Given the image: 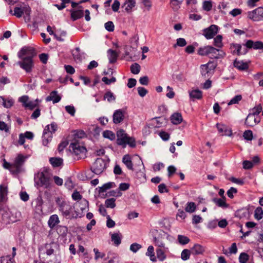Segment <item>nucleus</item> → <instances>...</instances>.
Returning <instances> with one entry per match:
<instances>
[{
	"label": "nucleus",
	"mask_w": 263,
	"mask_h": 263,
	"mask_svg": "<svg viewBox=\"0 0 263 263\" xmlns=\"http://www.w3.org/2000/svg\"><path fill=\"white\" fill-rule=\"evenodd\" d=\"M60 222V220L57 215H51L48 221L49 227L51 229H53L54 227Z\"/></svg>",
	"instance_id": "nucleus-25"
},
{
	"label": "nucleus",
	"mask_w": 263,
	"mask_h": 263,
	"mask_svg": "<svg viewBox=\"0 0 263 263\" xmlns=\"http://www.w3.org/2000/svg\"><path fill=\"white\" fill-rule=\"evenodd\" d=\"M183 1L184 0H170V6L174 11H177L180 9Z\"/></svg>",
	"instance_id": "nucleus-30"
},
{
	"label": "nucleus",
	"mask_w": 263,
	"mask_h": 263,
	"mask_svg": "<svg viewBox=\"0 0 263 263\" xmlns=\"http://www.w3.org/2000/svg\"><path fill=\"white\" fill-rule=\"evenodd\" d=\"M191 254H192L191 250L184 249L181 252V257L183 260H186L190 258Z\"/></svg>",
	"instance_id": "nucleus-40"
},
{
	"label": "nucleus",
	"mask_w": 263,
	"mask_h": 263,
	"mask_svg": "<svg viewBox=\"0 0 263 263\" xmlns=\"http://www.w3.org/2000/svg\"><path fill=\"white\" fill-rule=\"evenodd\" d=\"M14 103L12 99H5L3 97H0V106H4L6 108L11 107Z\"/></svg>",
	"instance_id": "nucleus-26"
},
{
	"label": "nucleus",
	"mask_w": 263,
	"mask_h": 263,
	"mask_svg": "<svg viewBox=\"0 0 263 263\" xmlns=\"http://www.w3.org/2000/svg\"><path fill=\"white\" fill-rule=\"evenodd\" d=\"M213 45L217 48H222L223 46L222 36L221 35H218L214 39Z\"/></svg>",
	"instance_id": "nucleus-36"
},
{
	"label": "nucleus",
	"mask_w": 263,
	"mask_h": 263,
	"mask_svg": "<svg viewBox=\"0 0 263 263\" xmlns=\"http://www.w3.org/2000/svg\"><path fill=\"white\" fill-rule=\"evenodd\" d=\"M186 42L183 38H179L176 41V43L174 45V48H176L177 46L184 47L186 45Z\"/></svg>",
	"instance_id": "nucleus-50"
},
{
	"label": "nucleus",
	"mask_w": 263,
	"mask_h": 263,
	"mask_svg": "<svg viewBox=\"0 0 263 263\" xmlns=\"http://www.w3.org/2000/svg\"><path fill=\"white\" fill-rule=\"evenodd\" d=\"M35 53L34 49L32 48H23L19 55L22 61L18 62L20 66L27 73L31 72L34 66L33 58L35 56Z\"/></svg>",
	"instance_id": "nucleus-1"
},
{
	"label": "nucleus",
	"mask_w": 263,
	"mask_h": 263,
	"mask_svg": "<svg viewBox=\"0 0 263 263\" xmlns=\"http://www.w3.org/2000/svg\"><path fill=\"white\" fill-rule=\"evenodd\" d=\"M230 50L233 54L240 55L246 53V51L241 52V45L239 44L232 43L230 45Z\"/></svg>",
	"instance_id": "nucleus-17"
},
{
	"label": "nucleus",
	"mask_w": 263,
	"mask_h": 263,
	"mask_svg": "<svg viewBox=\"0 0 263 263\" xmlns=\"http://www.w3.org/2000/svg\"><path fill=\"white\" fill-rule=\"evenodd\" d=\"M245 46L248 48H253L254 49H261L263 48V42L261 41L253 42L252 40H248Z\"/></svg>",
	"instance_id": "nucleus-15"
},
{
	"label": "nucleus",
	"mask_w": 263,
	"mask_h": 263,
	"mask_svg": "<svg viewBox=\"0 0 263 263\" xmlns=\"http://www.w3.org/2000/svg\"><path fill=\"white\" fill-rule=\"evenodd\" d=\"M125 112L121 109L116 110L113 115V122L115 124L121 122L124 118Z\"/></svg>",
	"instance_id": "nucleus-16"
},
{
	"label": "nucleus",
	"mask_w": 263,
	"mask_h": 263,
	"mask_svg": "<svg viewBox=\"0 0 263 263\" xmlns=\"http://www.w3.org/2000/svg\"><path fill=\"white\" fill-rule=\"evenodd\" d=\"M123 162L126 165L128 169L133 170V163L130 155H125L123 158Z\"/></svg>",
	"instance_id": "nucleus-34"
},
{
	"label": "nucleus",
	"mask_w": 263,
	"mask_h": 263,
	"mask_svg": "<svg viewBox=\"0 0 263 263\" xmlns=\"http://www.w3.org/2000/svg\"><path fill=\"white\" fill-rule=\"evenodd\" d=\"M36 183L41 186L48 188L51 186L52 180L48 172H41L35 178Z\"/></svg>",
	"instance_id": "nucleus-7"
},
{
	"label": "nucleus",
	"mask_w": 263,
	"mask_h": 263,
	"mask_svg": "<svg viewBox=\"0 0 263 263\" xmlns=\"http://www.w3.org/2000/svg\"><path fill=\"white\" fill-rule=\"evenodd\" d=\"M75 158L79 160L86 157L87 149L84 143L80 140H73L70 145Z\"/></svg>",
	"instance_id": "nucleus-3"
},
{
	"label": "nucleus",
	"mask_w": 263,
	"mask_h": 263,
	"mask_svg": "<svg viewBox=\"0 0 263 263\" xmlns=\"http://www.w3.org/2000/svg\"><path fill=\"white\" fill-rule=\"evenodd\" d=\"M73 140H80L85 136V133L82 130H74L73 133Z\"/></svg>",
	"instance_id": "nucleus-38"
},
{
	"label": "nucleus",
	"mask_w": 263,
	"mask_h": 263,
	"mask_svg": "<svg viewBox=\"0 0 263 263\" xmlns=\"http://www.w3.org/2000/svg\"><path fill=\"white\" fill-rule=\"evenodd\" d=\"M115 199L114 198L107 199L105 201V205L107 208H114L116 206Z\"/></svg>",
	"instance_id": "nucleus-46"
},
{
	"label": "nucleus",
	"mask_w": 263,
	"mask_h": 263,
	"mask_svg": "<svg viewBox=\"0 0 263 263\" xmlns=\"http://www.w3.org/2000/svg\"><path fill=\"white\" fill-rule=\"evenodd\" d=\"M216 66V63L213 61H210L206 64L201 65V74L205 77H208L209 74L213 72Z\"/></svg>",
	"instance_id": "nucleus-9"
},
{
	"label": "nucleus",
	"mask_w": 263,
	"mask_h": 263,
	"mask_svg": "<svg viewBox=\"0 0 263 263\" xmlns=\"http://www.w3.org/2000/svg\"><path fill=\"white\" fill-rule=\"evenodd\" d=\"M57 125L55 123H51L50 125H47L44 130V138H46V136H47L48 138L51 140L52 133L57 130Z\"/></svg>",
	"instance_id": "nucleus-14"
},
{
	"label": "nucleus",
	"mask_w": 263,
	"mask_h": 263,
	"mask_svg": "<svg viewBox=\"0 0 263 263\" xmlns=\"http://www.w3.org/2000/svg\"><path fill=\"white\" fill-rule=\"evenodd\" d=\"M216 127L219 133L221 134V136H232V130L228 126L221 123H217L216 124Z\"/></svg>",
	"instance_id": "nucleus-12"
},
{
	"label": "nucleus",
	"mask_w": 263,
	"mask_h": 263,
	"mask_svg": "<svg viewBox=\"0 0 263 263\" xmlns=\"http://www.w3.org/2000/svg\"><path fill=\"white\" fill-rule=\"evenodd\" d=\"M196 206L195 203L193 202H189L185 207V211L189 213H193L195 211Z\"/></svg>",
	"instance_id": "nucleus-42"
},
{
	"label": "nucleus",
	"mask_w": 263,
	"mask_h": 263,
	"mask_svg": "<svg viewBox=\"0 0 263 263\" xmlns=\"http://www.w3.org/2000/svg\"><path fill=\"white\" fill-rule=\"evenodd\" d=\"M197 53L200 55L209 56L211 59H219L222 57L219 49L209 45L199 48Z\"/></svg>",
	"instance_id": "nucleus-5"
},
{
	"label": "nucleus",
	"mask_w": 263,
	"mask_h": 263,
	"mask_svg": "<svg viewBox=\"0 0 263 263\" xmlns=\"http://www.w3.org/2000/svg\"><path fill=\"white\" fill-rule=\"evenodd\" d=\"M61 99V97L58 94L57 91H52L49 95L46 98L47 102L52 101L53 104L59 102Z\"/></svg>",
	"instance_id": "nucleus-19"
},
{
	"label": "nucleus",
	"mask_w": 263,
	"mask_h": 263,
	"mask_svg": "<svg viewBox=\"0 0 263 263\" xmlns=\"http://www.w3.org/2000/svg\"><path fill=\"white\" fill-rule=\"evenodd\" d=\"M8 187L4 184L0 185V202L5 201L7 198Z\"/></svg>",
	"instance_id": "nucleus-22"
},
{
	"label": "nucleus",
	"mask_w": 263,
	"mask_h": 263,
	"mask_svg": "<svg viewBox=\"0 0 263 263\" xmlns=\"http://www.w3.org/2000/svg\"><path fill=\"white\" fill-rule=\"evenodd\" d=\"M115 96L114 95L113 93L111 92L110 91H106L104 94L103 97L104 100L107 99V101L109 102L115 101Z\"/></svg>",
	"instance_id": "nucleus-41"
},
{
	"label": "nucleus",
	"mask_w": 263,
	"mask_h": 263,
	"mask_svg": "<svg viewBox=\"0 0 263 263\" xmlns=\"http://www.w3.org/2000/svg\"><path fill=\"white\" fill-rule=\"evenodd\" d=\"M0 130H4L6 133H8L10 130V127L5 122L0 121Z\"/></svg>",
	"instance_id": "nucleus-57"
},
{
	"label": "nucleus",
	"mask_w": 263,
	"mask_h": 263,
	"mask_svg": "<svg viewBox=\"0 0 263 263\" xmlns=\"http://www.w3.org/2000/svg\"><path fill=\"white\" fill-rule=\"evenodd\" d=\"M103 136L104 138H108L111 140L115 139V135L113 132L110 130H105L103 133Z\"/></svg>",
	"instance_id": "nucleus-45"
},
{
	"label": "nucleus",
	"mask_w": 263,
	"mask_h": 263,
	"mask_svg": "<svg viewBox=\"0 0 263 263\" xmlns=\"http://www.w3.org/2000/svg\"><path fill=\"white\" fill-rule=\"evenodd\" d=\"M166 249L158 248L156 249L157 257L159 261H163L166 258Z\"/></svg>",
	"instance_id": "nucleus-23"
},
{
	"label": "nucleus",
	"mask_w": 263,
	"mask_h": 263,
	"mask_svg": "<svg viewBox=\"0 0 263 263\" xmlns=\"http://www.w3.org/2000/svg\"><path fill=\"white\" fill-rule=\"evenodd\" d=\"M105 28L107 31L111 32L114 30L115 26L112 22L108 21L105 24Z\"/></svg>",
	"instance_id": "nucleus-55"
},
{
	"label": "nucleus",
	"mask_w": 263,
	"mask_h": 263,
	"mask_svg": "<svg viewBox=\"0 0 263 263\" xmlns=\"http://www.w3.org/2000/svg\"><path fill=\"white\" fill-rule=\"evenodd\" d=\"M120 3L119 0H115L111 6L112 10L114 12H117L119 9Z\"/></svg>",
	"instance_id": "nucleus-64"
},
{
	"label": "nucleus",
	"mask_w": 263,
	"mask_h": 263,
	"mask_svg": "<svg viewBox=\"0 0 263 263\" xmlns=\"http://www.w3.org/2000/svg\"><path fill=\"white\" fill-rule=\"evenodd\" d=\"M88 201L85 199L81 200L80 202H78L75 203L74 208L76 207L78 210V208H80V210L83 212L88 208Z\"/></svg>",
	"instance_id": "nucleus-27"
},
{
	"label": "nucleus",
	"mask_w": 263,
	"mask_h": 263,
	"mask_svg": "<svg viewBox=\"0 0 263 263\" xmlns=\"http://www.w3.org/2000/svg\"><path fill=\"white\" fill-rule=\"evenodd\" d=\"M38 106L37 100L34 101H29V103L26 105V108H28L31 110L34 109L36 107Z\"/></svg>",
	"instance_id": "nucleus-58"
},
{
	"label": "nucleus",
	"mask_w": 263,
	"mask_h": 263,
	"mask_svg": "<svg viewBox=\"0 0 263 263\" xmlns=\"http://www.w3.org/2000/svg\"><path fill=\"white\" fill-rule=\"evenodd\" d=\"M23 13L24 10H23V8H21L19 7H15L14 8L13 15L16 16L17 17H21Z\"/></svg>",
	"instance_id": "nucleus-52"
},
{
	"label": "nucleus",
	"mask_w": 263,
	"mask_h": 263,
	"mask_svg": "<svg viewBox=\"0 0 263 263\" xmlns=\"http://www.w3.org/2000/svg\"><path fill=\"white\" fill-rule=\"evenodd\" d=\"M260 122V118L252 114H249L247 116L245 123L249 127H253Z\"/></svg>",
	"instance_id": "nucleus-13"
},
{
	"label": "nucleus",
	"mask_w": 263,
	"mask_h": 263,
	"mask_svg": "<svg viewBox=\"0 0 263 263\" xmlns=\"http://www.w3.org/2000/svg\"><path fill=\"white\" fill-rule=\"evenodd\" d=\"M193 255H202L205 252V248L199 244H195L191 249Z\"/></svg>",
	"instance_id": "nucleus-21"
},
{
	"label": "nucleus",
	"mask_w": 263,
	"mask_h": 263,
	"mask_svg": "<svg viewBox=\"0 0 263 263\" xmlns=\"http://www.w3.org/2000/svg\"><path fill=\"white\" fill-rule=\"evenodd\" d=\"M243 137L247 140H251L253 138V133L250 130H246L243 134Z\"/></svg>",
	"instance_id": "nucleus-53"
},
{
	"label": "nucleus",
	"mask_w": 263,
	"mask_h": 263,
	"mask_svg": "<svg viewBox=\"0 0 263 263\" xmlns=\"http://www.w3.org/2000/svg\"><path fill=\"white\" fill-rule=\"evenodd\" d=\"M136 0H125L122 5L125 11L127 13H130L133 11V8L136 6Z\"/></svg>",
	"instance_id": "nucleus-18"
},
{
	"label": "nucleus",
	"mask_w": 263,
	"mask_h": 263,
	"mask_svg": "<svg viewBox=\"0 0 263 263\" xmlns=\"http://www.w3.org/2000/svg\"><path fill=\"white\" fill-rule=\"evenodd\" d=\"M19 101L23 103V105L25 107L26 106V105H27V104L30 101L29 100V97L27 96H22L19 99Z\"/></svg>",
	"instance_id": "nucleus-63"
},
{
	"label": "nucleus",
	"mask_w": 263,
	"mask_h": 263,
	"mask_svg": "<svg viewBox=\"0 0 263 263\" xmlns=\"http://www.w3.org/2000/svg\"><path fill=\"white\" fill-rule=\"evenodd\" d=\"M146 255L149 257L151 261L153 262H156L157 261V258L155 255L154 248L153 246H149L148 247Z\"/></svg>",
	"instance_id": "nucleus-29"
},
{
	"label": "nucleus",
	"mask_w": 263,
	"mask_h": 263,
	"mask_svg": "<svg viewBox=\"0 0 263 263\" xmlns=\"http://www.w3.org/2000/svg\"><path fill=\"white\" fill-rule=\"evenodd\" d=\"M190 96L193 99H200L202 97V92L198 89H194L190 92Z\"/></svg>",
	"instance_id": "nucleus-32"
},
{
	"label": "nucleus",
	"mask_w": 263,
	"mask_h": 263,
	"mask_svg": "<svg viewBox=\"0 0 263 263\" xmlns=\"http://www.w3.org/2000/svg\"><path fill=\"white\" fill-rule=\"evenodd\" d=\"M111 240L114 244L118 246L121 242V235L118 233H114L111 235Z\"/></svg>",
	"instance_id": "nucleus-37"
},
{
	"label": "nucleus",
	"mask_w": 263,
	"mask_h": 263,
	"mask_svg": "<svg viewBox=\"0 0 263 263\" xmlns=\"http://www.w3.org/2000/svg\"><path fill=\"white\" fill-rule=\"evenodd\" d=\"M26 158L22 154H18L14 159L12 163L4 161L3 166L5 168L9 170L13 173H18L23 165Z\"/></svg>",
	"instance_id": "nucleus-4"
},
{
	"label": "nucleus",
	"mask_w": 263,
	"mask_h": 263,
	"mask_svg": "<svg viewBox=\"0 0 263 263\" xmlns=\"http://www.w3.org/2000/svg\"><path fill=\"white\" fill-rule=\"evenodd\" d=\"M203 9L206 11H210L212 8V4L211 1H206L203 3Z\"/></svg>",
	"instance_id": "nucleus-49"
},
{
	"label": "nucleus",
	"mask_w": 263,
	"mask_h": 263,
	"mask_svg": "<svg viewBox=\"0 0 263 263\" xmlns=\"http://www.w3.org/2000/svg\"><path fill=\"white\" fill-rule=\"evenodd\" d=\"M226 198H222L221 199H214V201L218 206L227 208L229 206V204L226 203Z\"/></svg>",
	"instance_id": "nucleus-35"
},
{
	"label": "nucleus",
	"mask_w": 263,
	"mask_h": 263,
	"mask_svg": "<svg viewBox=\"0 0 263 263\" xmlns=\"http://www.w3.org/2000/svg\"><path fill=\"white\" fill-rule=\"evenodd\" d=\"M57 203L59 205V210L63 216L67 218H77L80 216L79 212L74 210V206L72 207L69 203L60 199L57 200Z\"/></svg>",
	"instance_id": "nucleus-2"
},
{
	"label": "nucleus",
	"mask_w": 263,
	"mask_h": 263,
	"mask_svg": "<svg viewBox=\"0 0 263 263\" xmlns=\"http://www.w3.org/2000/svg\"><path fill=\"white\" fill-rule=\"evenodd\" d=\"M66 111L71 116H74L76 112L75 108L72 105H67L65 107Z\"/></svg>",
	"instance_id": "nucleus-56"
},
{
	"label": "nucleus",
	"mask_w": 263,
	"mask_h": 263,
	"mask_svg": "<svg viewBox=\"0 0 263 263\" xmlns=\"http://www.w3.org/2000/svg\"><path fill=\"white\" fill-rule=\"evenodd\" d=\"M142 247L141 245L137 243H134L130 246V250L133 252H136L138 250L141 249Z\"/></svg>",
	"instance_id": "nucleus-60"
},
{
	"label": "nucleus",
	"mask_w": 263,
	"mask_h": 263,
	"mask_svg": "<svg viewBox=\"0 0 263 263\" xmlns=\"http://www.w3.org/2000/svg\"><path fill=\"white\" fill-rule=\"evenodd\" d=\"M108 58L110 63H115L119 56V54L116 51L111 49H109L107 51Z\"/></svg>",
	"instance_id": "nucleus-28"
},
{
	"label": "nucleus",
	"mask_w": 263,
	"mask_h": 263,
	"mask_svg": "<svg viewBox=\"0 0 263 263\" xmlns=\"http://www.w3.org/2000/svg\"><path fill=\"white\" fill-rule=\"evenodd\" d=\"M248 18L253 22H259L263 20V7H259L255 9L248 12Z\"/></svg>",
	"instance_id": "nucleus-8"
},
{
	"label": "nucleus",
	"mask_w": 263,
	"mask_h": 263,
	"mask_svg": "<svg viewBox=\"0 0 263 263\" xmlns=\"http://www.w3.org/2000/svg\"><path fill=\"white\" fill-rule=\"evenodd\" d=\"M93 252L95 254V259L98 260L99 258H102L105 257V255L104 253L99 252L98 249H93Z\"/></svg>",
	"instance_id": "nucleus-54"
},
{
	"label": "nucleus",
	"mask_w": 263,
	"mask_h": 263,
	"mask_svg": "<svg viewBox=\"0 0 263 263\" xmlns=\"http://www.w3.org/2000/svg\"><path fill=\"white\" fill-rule=\"evenodd\" d=\"M178 240L180 244L185 245L189 242L190 239L186 236L180 235L178 236Z\"/></svg>",
	"instance_id": "nucleus-48"
},
{
	"label": "nucleus",
	"mask_w": 263,
	"mask_h": 263,
	"mask_svg": "<svg viewBox=\"0 0 263 263\" xmlns=\"http://www.w3.org/2000/svg\"><path fill=\"white\" fill-rule=\"evenodd\" d=\"M254 217L257 220L261 219L263 217V210L260 207H258L255 211Z\"/></svg>",
	"instance_id": "nucleus-43"
},
{
	"label": "nucleus",
	"mask_w": 263,
	"mask_h": 263,
	"mask_svg": "<svg viewBox=\"0 0 263 263\" xmlns=\"http://www.w3.org/2000/svg\"><path fill=\"white\" fill-rule=\"evenodd\" d=\"M262 111V115L263 116V110H262V105L259 104L254 107L252 109V112L251 114L257 116L259 113H260Z\"/></svg>",
	"instance_id": "nucleus-39"
},
{
	"label": "nucleus",
	"mask_w": 263,
	"mask_h": 263,
	"mask_svg": "<svg viewBox=\"0 0 263 263\" xmlns=\"http://www.w3.org/2000/svg\"><path fill=\"white\" fill-rule=\"evenodd\" d=\"M242 97L241 95H237L232 99L228 103V105L232 104H237L241 100Z\"/></svg>",
	"instance_id": "nucleus-51"
},
{
	"label": "nucleus",
	"mask_w": 263,
	"mask_h": 263,
	"mask_svg": "<svg viewBox=\"0 0 263 263\" xmlns=\"http://www.w3.org/2000/svg\"><path fill=\"white\" fill-rule=\"evenodd\" d=\"M63 159L61 158L52 157L49 159V162L53 167H59L63 164Z\"/></svg>",
	"instance_id": "nucleus-31"
},
{
	"label": "nucleus",
	"mask_w": 263,
	"mask_h": 263,
	"mask_svg": "<svg viewBox=\"0 0 263 263\" xmlns=\"http://www.w3.org/2000/svg\"><path fill=\"white\" fill-rule=\"evenodd\" d=\"M117 143L118 145L123 147H125L127 144L131 147H134L136 145L135 140L133 138L128 137L124 130L122 129L118 130L117 133Z\"/></svg>",
	"instance_id": "nucleus-6"
},
{
	"label": "nucleus",
	"mask_w": 263,
	"mask_h": 263,
	"mask_svg": "<svg viewBox=\"0 0 263 263\" xmlns=\"http://www.w3.org/2000/svg\"><path fill=\"white\" fill-rule=\"evenodd\" d=\"M83 15V11L81 10L71 11V18L73 21L80 18Z\"/></svg>",
	"instance_id": "nucleus-33"
},
{
	"label": "nucleus",
	"mask_w": 263,
	"mask_h": 263,
	"mask_svg": "<svg viewBox=\"0 0 263 263\" xmlns=\"http://www.w3.org/2000/svg\"><path fill=\"white\" fill-rule=\"evenodd\" d=\"M219 27L216 25H211L203 30L202 34L208 40L213 39L218 33Z\"/></svg>",
	"instance_id": "nucleus-10"
},
{
	"label": "nucleus",
	"mask_w": 263,
	"mask_h": 263,
	"mask_svg": "<svg viewBox=\"0 0 263 263\" xmlns=\"http://www.w3.org/2000/svg\"><path fill=\"white\" fill-rule=\"evenodd\" d=\"M170 120L173 124L178 125L181 123L183 119L181 114L176 112L171 116Z\"/></svg>",
	"instance_id": "nucleus-24"
},
{
	"label": "nucleus",
	"mask_w": 263,
	"mask_h": 263,
	"mask_svg": "<svg viewBox=\"0 0 263 263\" xmlns=\"http://www.w3.org/2000/svg\"><path fill=\"white\" fill-rule=\"evenodd\" d=\"M237 192V190L234 187H231L227 192V195L230 198H233L234 197V194H236Z\"/></svg>",
	"instance_id": "nucleus-61"
},
{
	"label": "nucleus",
	"mask_w": 263,
	"mask_h": 263,
	"mask_svg": "<svg viewBox=\"0 0 263 263\" xmlns=\"http://www.w3.org/2000/svg\"><path fill=\"white\" fill-rule=\"evenodd\" d=\"M130 71L133 74H138L140 71V66L137 63L132 64L130 66Z\"/></svg>",
	"instance_id": "nucleus-44"
},
{
	"label": "nucleus",
	"mask_w": 263,
	"mask_h": 263,
	"mask_svg": "<svg viewBox=\"0 0 263 263\" xmlns=\"http://www.w3.org/2000/svg\"><path fill=\"white\" fill-rule=\"evenodd\" d=\"M0 263H14V260L9 256H3L0 258Z\"/></svg>",
	"instance_id": "nucleus-59"
},
{
	"label": "nucleus",
	"mask_w": 263,
	"mask_h": 263,
	"mask_svg": "<svg viewBox=\"0 0 263 263\" xmlns=\"http://www.w3.org/2000/svg\"><path fill=\"white\" fill-rule=\"evenodd\" d=\"M249 259V256L246 253H240L239 257V261L240 263H247Z\"/></svg>",
	"instance_id": "nucleus-47"
},
{
	"label": "nucleus",
	"mask_w": 263,
	"mask_h": 263,
	"mask_svg": "<svg viewBox=\"0 0 263 263\" xmlns=\"http://www.w3.org/2000/svg\"><path fill=\"white\" fill-rule=\"evenodd\" d=\"M106 226L109 228H113L115 226V222L112 220L109 215H107Z\"/></svg>",
	"instance_id": "nucleus-62"
},
{
	"label": "nucleus",
	"mask_w": 263,
	"mask_h": 263,
	"mask_svg": "<svg viewBox=\"0 0 263 263\" xmlns=\"http://www.w3.org/2000/svg\"><path fill=\"white\" fill-rule=\"evenodd\" d=\"M106 168V162L102 158H98L92 166V171L96 174L102 173Z\"/></svg>",
	"instance_id": "nucleus-11"
},
{
	"label": "nucleus",
	"mask_w": 263,
	"mask_h": 263,
	"mask_svg": "<svg viewBox=\"0 0 263 263\" xmlns=\"http://www.w3.org/2000/svg\"><path fill=\"white\" fill-rule=\"evenodd\" d=\"M235 67L240 70H246L249 68V64L247 62L236 59L234 62Z\"/></svg>",
	"instance_id": "nucleus-20"
}]
</instances>
